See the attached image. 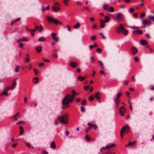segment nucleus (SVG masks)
Masks as SVG:
<instances>
[{
    "mask_svg": "<svg viewBox=\"0 0 154 154\" xmlns=\"http://www.w3.org/2000/svg\"><path fill=\"white\" fill-rule=\"evenodd\" d=\"M110 17L108 16H105V22L106 23L108 22L110 20Z\"/></svg>",
    "mask_w": 154,
    "mask_h": 154,
    "instance_id": "obj_27",
    "label": "nucleus"
},
{
    "mask_svg": "<svg viewBox=\"0 0 154 154\" xmlns=\"http://www.w3.org/2000/svg\"><path fill=\"white\" fill-rule=\"evenodd\" d=\"M71 94V95L68 94L63 99L62 101V104L63 105L62 107V109H64L66 108L65 106H67L69 102H72L73 101L76 95L75 90H72Z\"/></svg>",
    "mask_w": 154,
    "mask_h": 154,
    "instance_id": "obj_1",
    "label": "nucleus"
},
{
    "mask_svg": "<svg viewBox=\"0 0 154 154\" xmlns=\"http://www.w3.org/2000/svg\"><path fill=\"white\" fill-rule=\"evenodd\" d=\"M85 77H82L81 76H79L78 77V79L80 81H82L85 79Z\"/></svg>",
    "mask_w": 154,
    "mask_h": 154,
    "instance_id": "obj_18",
    "label": "nucleus"
},
{
    "mask_svg": "<svg viewBox=\"0 0 154 154\" xmlns=\"http://www.w3.org/2000/svg\"><path fill=\"white\" fill-rule=\"evenodd\" d=\"M32 65L31 63H30L28 64V68L29 69H32Z\"/></svg>",
    "mask_w": 154,
    "mask_h": 154,
    "instance_id": "obj_44",
    "label": "nucleus"
},
{
    "mask_svg": "<svg viewBox=\"0 0 154 154\" xmlns=\"http://www.w3.org/2000/svg\"><path fill=\"white\" fill-rule=\"evenodd\" d=\"M8 95V94H7V92L3 91L1 95Z\"/></svg>",
    "mask_w": 154,
    "mask_h": 154,
    "instance_id": "obj_50",
    "label": "nucleus"
},
{
    "mask_svg": "<svg viewBox=\"0 0 154 154\" xmlns=\"http://www.w3.org/2000/svg\"><path fill=\"white\" fill-rule=\"evenodd\" d=\"M80 26V24L78 23L76 25L73 26V27L74 28L76 29L79 28Z\"/></svg>",
    "mask_w": 154,
    "mask_h": 154,
    "instance_id": "obj_28",
    "label": "nucleus"
},
{
    "mask_svg": "<svg viewBox=\"0 0 154 154\" xmlns=\"http://www.w3.org/2000/svg\"><path fill=\"white\" fill-rule=\"evenodd\" d=\"M17 84V82L15 81H13V85L12 86L9 87V88H10L12 90L16 86Z\"/></svg>",
    "mask_w": 154,
    "mask_h": 154,
    "instance_id": "obj_16",
    "label": "nucleus"
},
{
    "mask_svg": "<svg viewBox=\"0 0 154 154\" xmlns=\"http://www.w3.org/2000/svg\"><path fill=\"white\" fill-rule=\"evenodd\" d=\"M116 17L119 20H123L124 18V17L123 14L120 13H118L117 14Z\"/></svg>",
    "mask_w": 154,
    "mask_h": 154,
    "instance_id": "obj_8",
    "label": "nucleus"
},
{
    "mask_svg": "<svg viewBox=\"0 0 154 154\" xmlns=\"http://www.w3.org/2000/svg\"><path fill=\"white\" fill-rule=\"evenodd\" d=\"M38 65H39V66H40V67L42 66H44V63H39L38 64Z\"/></svg>",
    "mask_w": 154,
    "mask_h": 154,
    "instance_id": "obj_63",
    "label": "nucleus"
},
{
    "mask_svg": "<svg viewBox=\"0 0 154 154\" xmlns=\"http://www.w3.org/2000/svg\"><path fill=\"white\" fill-rule=\"evenodd\" d=\"M136 143V141H134L133 142H130L128 144L125 146L126 147L127 146H134V144H135Z\"/></svg>",
    "mask_w": 154,
    "mask_h": 154,
    "instance_id": "obj_15",
    "label": "nucleus"
},
{
    "mask_svg": "<svg viewBox=\"0 0 154 154\" xmlns=\"http://www.w3.org/2000/svg\"><path fill=\"white\" fill-rule=\"evenodd\" d=\"M69 2V0H64L63 1V2L66 5H68V4L67 2Z\"/></svg>",
    "mask_w": 154,
    "mask_h": 154,
    "instance_id": "obj_42",
    "label": "nucleus"
},
{
    "mask_svg": "<svg viewBox=\"0 0 154 154\" xmlns=\"http://www.w3.org/2000/svg\"><path fill=\"white\" fill-rule=\"evenodd\" d=\"M47 20L50 23H54L56 25H58L59 23V21L58 20L50 16H48L47 17Z\"/></svg>",
    "mask_w": 154,
    "mask_h": 154,
    "instance_id": "obj_3",
    "label": "nucleus"
},
{
    "mask_svg": "<svg viewBox=\"0 0 154 154\" xmlns=\"http://www.w3.org/2000/svg\"><path fill=\"white\" fill-rule=\"evenodd\" d=\"M46 39L43 37H41L38 38V42L45 41Z\"/></svg>",
    "mask_w": 154,
    "mask_h": 154,
    "instance_id": "obj_26",
    "label": "nucleus"
},
{
    "mask_svg": "<svg viewBox=\"0 0 154 154\" xmlns=\"http://www.w3.org/2000/svg\"><path fill=\"white\" fill-rule=\"evenodd\" d=\"M58 119L62 124H65L66 125L68 124V115L66 113H65L62 116H59Z\"/></svg>",
    "mask_w": 154,
    "mask_h": 154,
    "instance_id": "obj_2",
    "label": "nucleus"
},
{
    "mask_svg": "<svg viewBox=\"0 0 154 154\" xmlns=\"http://www.w3.org/2000/svg\"><path fill=\"white\" fill-rule=\"evenodd\" d=\"M134 60L136 62H138L139 61V59L138 57H135L134 58Z\"/></svg>",
    "mask_w": 154,
    "mask_h": 154,
    "instance_id": "obj_46",
    "label": "nucleus"
},
{
    "mask_svg": "<svg viewBox=\"0 0 154 154\" xmlns=\"http://www.w3.org/2000/svg\"><path fill=\"white\" fill-rule=\"evenodd\" d=\"M38 78L37 77L34 78L33 80V82L35 84H37L38 83Z\"/></svg>",
    "mask_w": 154,
    "mask_h": 154,
    "instance_id": "obj_24",
    "label": "nucleus"
},
{
    "mask_svg": "<svg viewBox=\"0 0 154 154\" xmlns=\"http://www.w3.org/2000/svg\"><path fill=\"white\" fill-rule=\"evenodd\" d=\"M26 146L27 147L29 148H31V145L29 143H27L26 144Z\"/></svg>",
    "mask_w": 154,
    "mask_h": 154,
    "instance_id": "obj_60",
    "label": "nucleus"
},
{
    "mask_svg": "<svg viewBox=\"0 0 154 154\" xmlns=\"http://www.w3.org/2000/svg\"><path fill=\"white\" fill-rule=\"evenodd\" d=\"M145 14L144 13H143L140 15V17L143 18L145 16Z\"/></svg>",
    "mask_w": 154,
    "mask_h": 154,
    "instance_id": "obj_61",
    "label": "nucleus"
},
{
    "mask_svg": "<svg viewBox=\"0 0 154 154\" xmlns=\"http://www.w3.org/2000/svg\"><path fill=\"white\" fill-rule=\"evenodd\" d=\"M100 93L99 92H97L95 94V97L97 99L99 100L100 99Z\"/></svg>",
    "mask_w": 154,
    "mask_h": 154,
    "instance_id": "obj_21",
    "label": "nucleus"
},
{
    "mask_svg": "<svg viewBox=\"0 0 154 154\" xmlns=\"http://www.w3.org/2000/svg\"><path fill=\"white\" fill-rule=\"evenodd\" d=\"M143 25H146L147 24V21L146 20H144L142 22Z\"/></svg>",
    "mask_w": 154,
    "mask_h": 154,
    "instance_id": "obj_53",
    "label": "nucleus"
},
{
    "mask_svg": "<svg viewBox=\"0 0 154 154\" xmlns=\"http://www.w3.org/2000/svg\"><path fill=\"white\" fill-rule=\"evenodd\" d=\"M99 34L100 35L102 38H103V39H106V38L103 35V33H99Z\"/></svg>",
    "mask_w": 154,
    "mask_h": 154,
    "instance_id": "obj_48",
    "label": "nucleus"
},
{
    "mask_svg": "<svg viewBox=\"0 0 154 154\" xmlns=\"http://www.w3.org/2000/svg\"><path fill=\"white\" fill-rule=\"evenodd\" d=\"M140 42L141 45H146L148 43L147 42L146 40L144 39L141 40Z\"/></svg>",
    "mask_w": 154,
    "mask_h": 154,
    "instance_id": "obj_13",
    "label": "nucleus"
},
{
    "mask_svg": "<svg viewBox=\"0 0 154 154\" xmlns=\"http://www.w3.org/2000/svg\"><path fill=\"white\" fill-rule=\"evenodd\" d=\"M19 67L18 66H16L15 68V71L16 72H19Z\"/></svg>",
    "mask_w": 154,
    "mask_h": 154,
    "instance_id": "obj_34",
    "label": "nucleus"
},
{
    "mask_svg": "<svg viewBox=\"0 0 154 154\" xmlns=\"http://www.w3.org/2000/svg\"><path fill=\"white\" fill-rule=\"evenodd\" d=\"M77 65L78 63L76 62H71L69 63L70 66L73 68L76 67L77 66Z\"/></svg>",
    "mask_w": 154,
    "mask_h": 154,
    "instance_id": "obj_9",
    "label": "nucleus"
},
{
    "mask_svg": "<svg viewBox=\"0 0 154 154\" xmlns=\"http://www.w3.org/2000/svg\"><path fill=\"white\" fill-rule=\"evenodd\" d=\"M137 51V49L134 47H132L131 48V52L134 55L135 54Z\"/></svg>",
    "mask_w": 154,
    "mask_h": 154,
    "instance_id": "obj_10",
    "label": "nucleus"
},
{
    "mask_svg": "<svg viewBox=\"0 0 154 154\" xmlns=\"http://www.w3.org/2000/svg\"><path fill=\"white\" fill-rule=\"evenodd\" d=\"M19 114V112H17L16 114H15L14 116L12 117L11 118H13L15 117H17L18 115Z\"/></svg>",
    "mask_w": 154,
    "mask_h": 154,
    "instance_id": "obj_58",
    "label": "nucleus"
},
{
    "mask_svg": "<svg viewBox=\"0 0 154 154\" xmlns=\"http://www.w3.org/2000/svg\"><path fill=\"white\" fill-rule=\"evenodd\" d=\"M114 102L116 103V108H118L120 102V100H118L117 99H115L114 100Z\"/></svg>",
    "mask_w": 154,
    "mask_h": 154,
    "instance_id": "obj_12",
    "label": "nucleus"
},
{
    "mask_svg": "<svg viewBox=\"0 0 154 154\" xmlns=\"http://www.w3.org/2000/svg\"><path fill=\"white\" fill-rule=\"evenodd\" d=\"M119 27H117L116 28V30L118 33H120L121 30L124 29V26L122 24H119Z\"/></svg>",
    "mask_w": 154,
    "mask_h": 154,
    "instance_id": "obj_7",
    "label": "nucleus"
},
{
    "mask_svg": "<svg viewBox=\"0 0 154 154\" xmlns=\"http://www.w3.org/2000/svg\"><path fill=\"white\" fill-rule=\"evenodd\" d=\"M135 78H134V76H133L132 77V78H131V81L132 82H134L135 81Z\"/></svg>",
    "mask_w": 154,
    "mask_h": 154,
    "instance_id": "obj_49",
    "label": "nucleus"
},
{
    "mask_svg": "<svg viewBox=\"0 0 154 154\" xmlns=\"http://www.w3.org/2000/svg\"><path fill=\"white\" fill-rule=\"evenodd\" d=\"M91 60L92 62H94L95 61V59L93 57H91Z\"/></svg>",
    "mask_w": 154,
    "mask_h": 154,
    "instance_id": "obj_52",
    "label": "nucleus"
},
{
    "mask_svg": "<svg viewBox=\"0 0 154 154\" xmlns=\"http://www.w3.org/2000/svg\"><path fill=\"white\" fill-rule=\"evenodd\" d=\"M136 33H138L140 35H142L143 33V32L140 29H138L137 30H134L132 32L133 34L134 35H135Z\"/></svg>",
    "mask_w": 154,
    "mask_h": 154,
    "instance_id": "obj_11",
    "label": "nucleus"
},
{
    "mask_svg": "<svg viewBox=\"0 0 154 154\" xmlns=\"http://www.w3.org/2000/svg\"><path fill=\"white\" fill-rule=\"evenodd\" d=\"M22 39L21 41H22V42H24V41L27 42L28 41L27 39L26 38H23L22 39Z\"/></svg>",
    "mask_w": 154,
    "mask_h": 154,
    "instance_id": "obj_62",
    "label": "nucleus"
},
{
    "mask_svg": "<svg viewBox=\"0 0 154 154\" xmlns=\"http://www.w3.org/2000/svg\"><path fill=\"white\" fill-rule=\"evenodd\" d=\"M51 148L52 149H54L56 148V146L54 141H53L51 145Z\"/></svg>",
    "mask_w": 154,
    "mask_h": 154,
    "instance_id": "obj_25",
    "label": "nucleus"
},
{
    "mask_svg": "<svg viewBox=\"0 0 154 154\" xmlns=\"http://www.w3.org/2000/svg\"><path fill=\"white\" fill-rule=\"evenodd\" d=\"M119 111L120 115L123 116L126 111V109L123 106H122L119 109Z\"/></svg>",
    "mask_w": 154,
    "mask_h": 154,
    "instance_id": "obj_6",
    "label": "nucleus"
},
{
    "mask_svg": "<svg viewBox=\"0 0 154 154\" xmlns=\"http://www.w3.org/2000/svg\"><path fill=\"white\" fill-rule=\"evenodd\" d=\"M66 27H67V28L68 29V30L69 31H70V26L69 25H67V26H66Z\"/></svg>",
    "mask_w": 154,
    "mask_h": 154,
    "instance_id": "obj_55",
    "label": "nucleus"
},
{
    "mask_svg": "<svg viewBox=\"0 0 154 154\" xmlns=\"http://www.w3.org/2000/svg\"><path fill=\"white\" fill-rule=\"evenodd\" d=\"M108 11H109L111 12H113L114 11V10L113 8L112 7H109V9H108Z\"/></svg>",
    "mask_w": 154,
    "mask_h": 154,
    "instance_id": "obj_33",
    "label": "nucleus"
},
{
    "mask_svg": "<svg viewBox=\"0 0 154 154\" xmlns=\"http://www.w3.org/2000/svg\"><path fill=\"white\" fill-rule=\"evenodd\" d=\"M84 88L85 90L88 91L89 89V86H85L84 87Z\"/></svg>",
    "mask_w": 154,
    "mask_h": 154,
    "instance_id": "obj_43",
    "label": "nucleus"
},
{
    "mask_svg": "<svg viewBox=\"0 0 154 154\" xmlns=\"http://www.w3.org/2000/svg\"><path fill=\"white\" fill-rule=\"evenodd\" d=\"M100 22L101 24L100 25V27L102 28H103L105 27V24L104 23L105 21L102 20H100Z\"/></svg>",
    "mask_w": 154,
    "mask_h": 154,
    "instance_id": "obj_14",
    "label": "nucleus"
},
{
    "mask_svg": "<svg viewBox=\"0 0 154 154\" xmlns=\"http://www.w3.org/2000/svg\"><path fill=\"white\" fill-rule=\"evenodd\" d=\"M121 31L125 35H127L128 32V31L125 28L124 29L121 30Z\"/></svg>",
    "mask_w": 154,
    "mask_h": 154,
    "instance_id": "obj_20",
    "label": "nucleus"
},
{
    "mask_svg": "<svg viewBox=\"0 0 154 154\" xmlns=\"http://www.w3.org/2000/svg\"><path fill=\"white\" fill-rule=\"evenodd\" d=\"M115 146V144L113 143H112V144H109L107 145L106 146V147L107 148V149H110V148L114 147Z\"/></svg>",
    "mask_w": 154,
    "mask_h": 154,
    "instance_id": "obj_19",
    "label": "nucleus"
},
{
    "mask_svg": "<svg viewBox=\"0 0 154 154\" xmlns=\"http://www.w3.org/2000/svg\"><path fill=\"white\" fill-rule=\"evenodd\" d=\"M42 60L43 61L45 62H49L50 61V60L48 59H45L44 58H42Z\"/></svg>",
    "mask_w": 154,
    "mask_h": 154,
    "instance_id": "obj_54",
    "label": "nucleus"
},
{
    "mask_svg": "<svg viewBox=\"0 0 154 154\" xmlns=\"http://www.w3.org/2000/svg\"><path fill=\"white\" fill-rule=\"evenodd\" d=\"M96 51L98 53H100L102 51V49L100 48H98L96 49Z\"/></svg>",
    "mask_w": 154,
    "mask_h": 154,
    "instance_id": "obj_38",
    "label": "nucleus"
},
{
    "mask_svg": "<svg viewBox=\"0 0 154 154\" xmlns=\"http://www.w3.org/2000/svg\"><path fill=\"white\" fill-rule=\"evenodd\" d=\"M94 97L93 95L90 96L88 97V100L90 101H92L94 100Z\"/></svg>",
    "mask_w": 154,
    "mask_h": 154,
    "instance_id": "obj_31",
    "label": "nucleus"
},
{
    "mask_svg": "<svg viewBox=\"0 0 154 154\" xmlns=\"http://www.w3.org/2000/svg\"><path fill=\"white\" fill-rule=\"evenodd\" d=\"M51 36L52 37V38L54 39V38H55L56 36V34L54 32H53L51 34Z\"/></svg>",
    "mask_w": 154,
    "mask_h": 154,
    "instance_id": "obj_37",
    "label": "nucleus"
},
{
    "mask_svg": "<svg viewBox=\"0 0 154 154\" xmlns=\"http://www.w3.org/2000/svg\"><path fill=\"white\" fill-rule=\"evenodd\" d=\"M53 39L56 42H58L59 41V38L58 37L55 38Z\"/></svg>",
    "mask_w": 154,
    "mask_h": 154,
    "instance_id": "obj_59",
    "label": "nucleus"
},
{
    "mask_svg": "<svg viewBox=\"0 0 154 154\" xmlns=\"http://www.w3.org/2000/svg\"><path fill=\"white\" fill-rule=\"evenodd\" d=\"M25 122L24 121H19L17 122L16 124H25Z\"/></svg>",
    "mask_w": 154,
    "mask_h": 154,
    "instance_id": "obj_40",
    "label": "nucleus"
},
{
    "mask_svg": "<svg viewBox=\"0 0 154 154\" xmlns=\"http://www.w3.org/2000/svg\"><path fill=\"white\" fill-rule=\"evenodd\" d=\"M99 73L100 75H103L104 74V72L103 70H100Z\"/></svg>",
    "mask_w": 154,
    "mask_h": 154,
    "instance_id": "obj_57",
    "label": "nucleus"
},
{
    "mask_svg": "<svg viewBox=\"0 0 154 154\" xmlns=\"http://www.w3.org/2000/svg\"><path fill=\"white\" fill-rule=\"evenodd\" d=\"M39 28V26H36L35 28L33 29V30L35 31L36 32L38 29Z\"/></svg>",
    "mask_w": 154,
    "mask_h": 154,
    "instance_id": "obj_45",
    "label": "nucleus"
},
{
    "mask_svg": "<svg viewBox=\"0 0 154 154\" xmlns=\"http://www.w3.org/2000/svg\"><path fill=\"white\" fill-rule=\"evenodd\" d=\"M96 38V37L95 36H94L92 37L91 38V40H95Z\"/></svg>",
    "mask_w": 154,
    "mask_h": 154,
    "instance_id": "obj_51",
    "label": "nucleus"
},
{
    "mask_svg": "<svg viewBox=\"0 0 154 154\" xmlns=\"http://www.w3.org/2000/svg\"><path fill=\"white\" fill-rule=\"evenodd\" d=\"M90 129V128L88 127L86 129L85 131V133H87L89 131V130Z\"/></svg>",
    "mask_w": 154,
    "mask_h": 154,
    "instance_id": "obj_56",
    "label": "nucleus"
},
{
    "mask_svg": "<svg viewBox=\"0 0 154 154\" xmlns=\"http://www.w3.org/2000/svg\"><path fill=\"white\" fill-rule=\"evenodd\" d=\"M85 139L87 141H90L91 140V138L88 136V135H86L85 136Z\"/></svg>",
    "mask_w": 154,
    "mask_h": 154,
    "instance_id": "obj_32",
    "label": "nucleus"
},
{
    "mask_svg": "<svg viewBox=\"0 0 154 154\" xmlns=\"http://www.w3.org/2000/svg\"><path fill=\"white\" fill-rule=\"evenodd\" d=\"M29 32L32 36H33L35 34L34 32H35V31L33 29H30L29 30Z\"/></svg>",
    "mask_w": 154,
    "mask_h": 154,
    "instance_id": "obj_29",
    "label": "nucleus"
},
{
    "mask_svg": "<svg viewBox=\"0 0 154 154\" xmlns=\"http://www.w3.org/2000/svg\"><path fill=\"white\" fill-rule=\"evenodd\" d=\"M19 128L20 131V133L19 134L20 135H22L24 132V129L21 126H19Z\"/></svg>",
    "mask_w": 154,
    "mask_h": 154,
    "instance_id": "obj_23",
    "label": "nucleus"
},
{
    "mask_svg": "<svg viewBox=\"0 0 154 154\" xmlns=\"http://www.w3.org/2000/svg\"><path fill=\"white\" fill-rule=\"evenodd\" d=\"M122 94V93L121 92H119L118 93L115 99H117L118 100H119V98L120 97Z\"/></svg>",
    "mask_w": 154,
    "mask_h": 154,
    "instance_id": "obj_30",
    "label": "nucleus"
},
{
    "mask_svg": "<svg viewBox=\"0 0 154 154\" xmlns=\"http://www.w3.org/2000/svg\"><path fill=\"white\" fill-rule=\"evenodd\" d=\"M108 6L107 5H105L103 6V8L105 10L108 11Z\"/></svg>",
    "mask_w": 154,
    "mask_h": 154,
    "instance_id": "obj_39",
    "label": "nucleus"
},
{
    "mask_svg": "<svg viewBox=\"0 0 154 154\" xmlns=\"http://www.w3.org/2000/svg\"><path fill=\"white\" fill-rule=\"evenodd\" d=\"M127 129H128L129 130V126L127 125H126L125 126H124L122 128L121 131V136L122 138H123V133L124 132H126L128 133L129 132V130H127Z\"/></svg>",
    "mask_w": 154,
    "mask_h": 154,
    "instance_id": "obj_4",
    "label": "nucleus"
},
{
    "mask_svg": "<svg viewBox=\"0 0 154 154\" xmlns=\"http://www.w3.org/2000/svg\"><path fill=\"white\" fill-rule=\"evenodd\" d=\"M59 5L58 2H55L54 5L52 6V9L54 12H56L60 10V8L59 6Z\"/></svg>",
    "mask_w": 154,
    "mask_h": 154,
    "instance_id": "obj_5",
    "label": "nucleus"
},
{
    "mask_svg": "<svg viewBox=\"0 0 154 154\" xmlns=\"http://www.w3.org/2000/svg\"><path fill=\"white\" fill-rule=\"evenodd\" d=\"M87 125L90 127H92L94 126V125L92 123L91 124L90 122H88Z\"/></svg>",
    "mask_w": 154,
    "mask_h": 154,
    "instance_id": "obj_47",
    "label": "nucleus"
},
{
    "mask_svg": "<svg viewBox=\"0 0 154 154\" xmlns=\"http://www.w3.org/2000/svg\"><path fill=\"white\" fill-rule=\"evenodd\" d=\"M81 100V99L80 98H77L75 99V101L77 102H79Z\"/></svg>",
    "mask_w": 154,
    "mask_h": 154,
    "instance_id": "obj_64",
    "label": "nucleus"
},
{
    "mask_svg": "<svg viewBox=\"0 0 154 154\" xmlns=\"http://www.w3.org/2000/svg\"><path fill=\"white\" fill-rule=\"evenodd\" d=\"M81 110L82 112H85V109L84 107L83 106H81Z\"/></svg>",
    "mask_w": 154,
    "mask_h": 154,
    "instance_id": "obj_41",
    "label": "nucleus"
},
{
    "mask_svg": "<svg viewBox=\"0 0 154 154\" xmlns=\"http://www.w3.org/2000/svg\"><path fill=\"white\" fill-rule=\"evenodd\" d=\"M86 101L85 100H83L82 102V104L83 105H85L86 104Z\"/></svg>",
    "mask_w": 154,
    "mask_h": 154,
    "instance_id": "obj_35",
    "label": "nucleus"
},
{
    "mask_svg": "<svg viewBox=\"0 0 154 154\" xmlns=\"http://www.w3.org/2000/svg\"><path fill=\"white\" fill-rule=\"evenodd\" d=\"M30 60V59L29 57H26V58L25 62L26 63H27L29 62Z\"/></svg>",
    "mask_w": 154,
    "mask_h": 154,
    "instance_id": "obj_36",
    "label": "nucleus"
},
{
    "mask_svg": "<svg viewBox=\"0 0 154 154\" xmlns=\"http://www.w3.org/2000/svg\"><path fill=\"white\" fill-rule=\"evenodd\" d=\"M36 51L38 52H40L42 50V47L40 46H38L35 48Z\"/></svg>",
    "mask_w": 154,
    "mask_h": 154,
    "instance_id": "obj_17",
    "label": "nucleus"
},
{
    "mask_svg": "<svg viewBox=\"0 0 154 154\" xmlns=\"http://www.w3.org/2000/svg\"><path fill=\"white\" fill-rule=\"evenodd\" d=\"M98 62L99 63V65H100L102 69H104V67H103V62L100 60H98Z\"/></svg>",
    "mask_w": 154,
    "mask_h": 154,
    "instance_id": "obj_22",
    "label": "nucleus"
}]
</instances>
